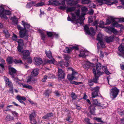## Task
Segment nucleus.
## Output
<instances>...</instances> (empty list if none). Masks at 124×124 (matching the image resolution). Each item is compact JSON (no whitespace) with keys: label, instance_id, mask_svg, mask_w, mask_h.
Listing matches in <instances>:
<instances>
[{"label":"nucleus","instance_id":"nucleus-39","mask_svg":"<svg viewBox=\"0 0 124 124\" xmlns=\"http://www.w3.org/2000/svg\"><path fill=\"white\" fill-rule=\"evenodd\" d=\"M94 78H93V81L96 83H98V80L99 79L98 77L96 75H94Z\"/></svg>","mask_w":124,"mask_h":124},{"label":"nucleus","instance_id":"nucleus-34","mask_svg":"<svg viewBox=\"0 0 124 124\" xmlns=\"http://www.w3.org/2000/svg\"><path fill=\"white\" fill-rule=\"evenodd\" d=\"M76 9V7H73L68 8L66 10L67 12H70L74 11Z\"/></svg>","mask_w":124,"mask_h":124},{"label":"nucleus","instance_id":"nucleus-62","mask_svg":"<svg viewBox=\"0 0 124 124\" xmlns=\"http://www.w3.org/2000/svg\"><path fill=\"white\" fill-rule=\"evenodd\" d=\"M70 48L72 50L74 49H75L76 50H77L78 49V47L76 46H73L72 47H70Z\"/></svg>","mask_w":124,"mask_h":124},{"label":"nucleus","instance_id":"nucleus-21","mask_svg":"<svg viewBox=\"0 0 124 124\" xmlns=\"http://www.w3.org/2000/svg\"><path fill=\"white\" fill-rule=\"evenodd\" d=\"M95 106L94 104L91 105L89 107L90 111L91 113L92 114H94L95 112Z\"/></svg>","mask_w":124,"mask_h":124},{"label":"nucleus","instance_id":"nucleus-14","mask_svg":"<svg viewBox=\"0 0 124 124\" xmlns=\"http://www.w3.org/2000/svg\"><path fill=\"white\" fill-rule=\"evenodd\" d=\"M9 70V74L12 76V78H15V76L14 74H16V70L13 67L10 68Z\"/></svg>","mask_w":124,"mask_h":124},{"label":"nucleus","instance_id":"nucleus-26","mask_svg":"<svg viewBox=\"0 0 124 124\" xmlns=\"http://www.w3.org/2000/svg\"><path fill=\"white\" fill-rule=\"evenodd\" d=\"M100 43V44L101 47L102 48H104L105 47V45L104 44L103 40L99 42V43H97V49L98 50V52L100 48V47L98 45V44Z\"/></svg>","mask_w":124,"mask_h":124},{"label":"nucleus","instance_id":"nucleus-7","mask_svg":"<svg viewBox=\"0 0 124 124\" xmlns=\"http://www.w3.org/2000/svg\"><path fill=\"white\" fill-rule=\"evenodd\" d=\"M1 12H0V16L5 19H7L8 17L6 16V15H9L10 14V12L9 11L5 10L4 8L1 6L0 8Z\"/></svg>","mask_w":124,"mask_h":124},{"label":"nucleus","instance_id":"nucleus-61","mask_svg":"<svg viewBox=\"0 0 124 124\" xmlns=\"http://www.w3.org/2000/svg\"><path fill=\"white\" fill-rule=\"evenodd\" d=\"M98 72L97 73H96V75L98 77V78L100 77V75H102V74L103 73V72H101L100 71H97Z\"/></svg>","mask_w":124,"mask_h":124},{"label":"nucleus","instance_id":"nucleus-32","mask_svg":"<svg viewBox=\"0 0 124 124\" xmlns=\"http://www.w3.org/2000/svg\"><path fill=\"white\" fill-rule=\"evenodd\" d=\"M30 123L31 124H37L36 122L34 119V117H30Z\"/></svg>","mask_w":124,"mask_h":124},{"label":"nucleus","instance_id":"nucleus-3","mask_svg":"<svg viewBox=\"0 0 124 124\" xmlns=\"http://www.w3.org/2000/svg\"><path fill=\"white\" fill-rule=\"evenodd\" d=\"M119 91L116 87H113L110 91V96L112 100H114L117 96Z\"/></svg>","mask_w":124,"mask_h":124},{"label":"nucleus","instance_id":"nucleus-51","mask_svg":"<svg viewBox=\"0 0 124 124\" xmlns=\"http://www.w3.org/2000/svg\"><path fill=\"white\" fill-rule=\"evenodd\" d=\"M65 74V73L64 72V71L61 69L58 68V74Z\"/></svg>","mask_w":124,"mask_h":124},{"label":"nucleus","instance_id":"nucleus-12","mask_svg":"<svg viewBox=\"0 0 124 124\" xmlns=\"http://www.w3.org/2000/svg\"><path fill=\"white\" fill-rule=\"evenodd\" d=\"M111 22L108 19H107V22L105 23L103 21H101L99 23L98 26L100 28H104V25L109 24Z\"/></svg>","mask_w":124,"mask_h":124},{"label":"nucleus","instance_id":"nucleus-24","mask_svg":"<svg viewBox=\"0 0 124 124\" xmlns=\"http://www.w3.org/2000/svg\"><path fill=\"white\" fill-rule=\"evenodd\" d=\"M22 24L24 26V28L29 29L30 28L31 26L30 24H28L27 23L25 22L24 21H22Z\"/></svg>","mask_w":124,"mask_h":124},{"label":"nucleus","instance_id":"nucleus-40","mask_svg":"<svg viewBox=\"0 0 124 124\" xmlns=\"http://www.w3.org/2000/svg\"><path fill=\"white\" fill-rule=\"evenodd\" d=\"M12 107V105L8 106L6 108L4 109V111H11V108Z\"/></svg>","mask_w":124,"mask_h":124},{"label":"nucleus","instance_id":"nucleus-6","mask_svg":"<svg viewBox=\"0 0 124 124\" xmlns=\"http://www.w3.org/2000/svg\"><path fill=\"white\" fill-rule=\"evenodd\" d=\"M3 79L5 81L6 85L8 86L10 88V89L9 91L11 93H13V84L11 81L9 80V79L7 77L4 76L3 77Z\"/></svg>","mask_w":124,"mask_h":124},{"label":"nucleus","instance_id":"nucleus-27","mask_svg":"<svg viewBox=\"0 0 124 124\" xmlns=\"http://www.w3.org/2000/svg\"><path fill=\"white\" fill-rule=\"evenodd\" d=\"M98 99H94L92 98L93 104L94 105L101 106V104L99 101H98Z\"/></svg>","mask_w":124,"mask_h":124},{"label":"nucleus","instance_id":"nucleus-43","mask_svg":"<svg viewBox=\"0 0 124 124\" xmlns=\"http://www.w3.org/2000/svg\"><path fill=\"white\" fill-rule=\"evenodd\" d=\"M3 32L5 34V36L6 38H8L9 37L10 34L7 30H4Z\"/></svg>","mask_w":124,"mask_h":124},{"label":"nucleus","instance_id":"nucleus-4","mask_svg":"<svg viewBox=\"0 0 124 124\" xmlns=\"http://www.w3.org/2000/svg\"><path fill=\"white\" fill-rule=\"evenodd\" d=\"M80 10L79 9H78L77 10H76L75 11V13L77 16L78 18L79 17V18L76 21V23L77 24V25L79 26L78 25L79 24L80 25H82V23H83V21L84 18V17L83 16H81L80 17L79 16L80 14Z\"/></svg>","mask_w":124,"mask_h":124},{"label":"nucleus","instance_id":"nucleus-11","mask_svg":"<svg viewBox=\"0 0 124 124\" xmlns=\"http://www.w3.org/2000/svg\"><path fill=\"white\" fill-rule=\"evenodd\" d=\"M37 82V80L32 76H29L27 78V82L29 84L34 83Z\"/></svg>","mask_w":124,"mask_h":124},{"label":"nucleus","instance_id":"nucleus-2","mask_svg":"<svg viewBox=\"0 0 124 124\" xmlns=\"http://www.w3.org/2000/svg\"><path fill=\"white\" fill-rule=\"evenodd\" d=\"M85 31L86 34L90 35L91 36L93 39H94V38L93 37L95 35V32L94 31L93 28L91 27L90 28V31L89 29V27L87 25H85L84 27Z\"/></svg>","mask_w":124,"mask_h":124},{"label":"nucleus","instance_id":"nucleus-38","mask_svg":"<svg viewBox=\"0 0 124 124\" xmlns=\"http://www.w3.org/2000/svg\"><path fill=\"white\" fill-rule=\"evenodd\" d=\"M18 44L19 46H23L24 45V43L23 40L21 39H20L17 41Z\"/></svg>","mask_w":124,"mask_h":124},{"label":"nucleus","instance_id":"nucleus-17","mask_svg":"<svg viewBox=\"0 0 124 124\" xmlns=\"http://www.w3.org/2000/svg\"><path fill=\"white\" fill-rule=\"evenodd\" d=\"M69 70H70L72 71V74L74 79H76L78 78V73L74 71V69L72 68H68Z\"/></svg>","mask_w":124,"mask_h":124},{"label":"nucleus","instance_id":"nucleus-35","mask_svg":"<svg viewBox=\"0 0 124 124\" xmlns=\"http://www.w3.org/2000/svg\"><path fill=\"white\" fill-rule=\"evenodd\" d=\"M65 76V74H58L57 75L58 78L59 80H61L63 79Z\"/></svg>","mask_w":124,"mask_h":124},{"label":"nucleus","instance_id":"nucleus-42","mask_svg":"<svg viewBox=\"0 0 124 124\" xmlns=\"http://www.w3.org/2000/svg\"><path fill=\"white\" fill-rule=\"evenodd\" d=\"M110 31L111 32H112L115 34H117L118 33V31L117 30L111 27L110 28Z\"/></svg>","mask_w":124,"mask_h":124},{"label":"nucleus","instance_id":"nucleus-20","mask_svg":"<svg viewBox=\"0 0 124 124\" xmlns=\"http://www.w3.org/2000/svg\"><path fill=\"white\" fill-rule=\"evenodd\" d=\"M22 53L23 56V58L24 59H26L30 54V52L28 50H25Z\"/></svg>","mask_w":124,"mask_h":124},{"label":"nucleus","instance_id":"nucleus-57","mask_svg":"<svg viewBox=\"0 0 124 124\" xmlns=\"http://www.w3.org/2000/svg\"><path fill=\"white\" fill-rule=\"evenodd\" d=\"M49 78V77H48V76H46L45 75L44 76V78L43 79H42V82H45L46 80L47 79V78Z\"/></svg>","mask_w":124,"mask_h":124},{"label":"nucleus","instance_id":"nucleus-29","mask_svg":"<svg viewBox=\"0 0 124 124\" xmlns=\"http://www.w3.org/2000/svg\"><path fill=\"white\" fill-rule=\"evenodd\" d=\"M118 49L119 51L121 52L124 51V43L121 44L118 47Z\"/></svg>","mask_w":124,"mask_h":124},{"label":"nucleus","instance_id":"nucleus-13","mask_svg":"<svg viewBox=\"0 0 124 124\" xmlns=\"http://www.w3.org/2000/svg\"><path fill=\"white\" fill-rule=\"evenodd\" d=\"M16 98L20 103L25 105V103L23 101H25L26 100V98L25 97L21 96L18 95L16 96Z\"/></svg>","mask_w":124,"mask_h":124},{"label":"nucleus","instance_id":"nucleus-33","mask_svg":"<svg viewBox=\"0 0 124 124\" xmlns=\"http://www.w3.org/2000/svg\"><path fill=\"white\" fill-rule=\"evenodd\" d=\"M103 36L101 34H99L97 36V40L99 42L103 41Z\"/></svg>","mask_w":124,"mask_h":124},{"label":"nucleus","instance_id":"nucleus-30","mask_svg":"<svg viewBox=\"0 0 124 124\" xmlns=\"http://www.w3.org/2000/svg\"><path fill=\"white\" fill-rule=\"evenodd\" d=\"M102 66L100 63H97L96 65V70L97 71H100L102 68Z\"/></svg>","mask_w":124,"mask_h":124},{"label":"nucleus","instance_id":"nucleus-41","mask_svg":"<svg viewBox=\"0 0 124 124\" xmlns=\"http://www.w3.org/2000/svg\"><path fill=\"white\" fill-rule=\"evenodd\" d=\"M99 20L98 19L97 20H96L94 22H93L91 24L92 26H96V30L97 29V24Z\"/></svg>","mask_w":124,"mask_h":124},{"label":"nucleus","instance_id":"nucleus-18","mask_svg":"<svg viewBox=\"0 0 124 124\" xmlns=\"http://www.w3.org/2000/svg\"><path fill=\"white\" fill-rule=\"evenodd\" d=\"M39 70L38 69H32L31 73V75L32 77H36L39 74Z\"/></svg>","mask_w":124,"mask_h":124},{"label":"nucleus","instance_id":"nucleus-28","mask_svg":"<svg viewBox=\"0 0 124 124\" xmlns=\"http://www.w3.org/2000/svg\"><path fill=\"white\" fill-rule=\"evenodd\" d=\"M45 53L47 56L50 59L52 58L51 52L49 50L48 51H45Z\"/></svg>","mask_w":124,"mask_h":124},{"label":"nucleus","instance_id":"nucleus-45","mask_svg":"<svg viewBox=\"0 0 124 124\" xmlns=\"http://www.w3.org/2000/svg\"><path fill=\"white\" fill-rule=\"evenodd\" d=\"M71 96L73 100L76 99L77 98V96L76 95L75 93H74L72 92L71 94Z\"/></svg>","mask_w":124,"mask_h":124},{"label":"nucleus","instance_id":"nucleus-49","mask_svg":"<svg viewBox=\"0 0 124 124\" xmlns=\"http://www.w3.org/2000/svg\"><path fill=\"white\" fill-rule=\"evenodd\" d=\"M98 93L94 91L92 93V98H94L95 97L98 96Z\"/></svg>","mask_w":124,"mask_h":124},{"label":"nucleus","instance_id":"nucleus-19","mask_svg":"<svg viewBox=\"0 0 124 124\" xmlns=\"http://www.w3.org/2000/svg\"><path fill=\"white\" fill-rule=\"evenodd\" d=\"M34 61L35 63L37 65H40L42 63V59L40 58L35 57Z\"/></svg>","mask_w":124,"mask_h":124},{"label":"nucleus","instance_id":"nucleus-60","mask_svg":"<svg viewBox=\"0 0 124 124\" xmlns=\"http://www.w3.org/2000/svg\"><path fill=\"white\" fill-rule=\"evenodd\" d=\"M99 87L97 86L94 88L93 90H94V92L98 93L99 92Z\"/></svg>","mask_w":124,"mask_h":124},{"label":"nucleus","instance_id":"nucleus-16","mask_svg":"<svg viewBox=\"0 0 124 124\" xmlns=\"http://www.w3.org/2000/svg\"><path fill=\"white\" fill-rule=\"evenodd\" d=\"M71 15L72 16V18L71 19L70 17L69 16H68L67 18V20L69 21H72L73 22H74V23H76V16L75 14L73 13H71Z\"/></svg>","mask_w":124,"mask_h":124},{"label":"nucleus","instance_id":"nucleus-22","mask_svg":"<svg viewBox=\"0 0 124 124\" xmlns=\"http://www.w3.org/2000/svg\"><path fill=\"white\" fill-rule=\"evenodd\" d=\"M114 38V36H111L109 37H107L105 39L106 42L107 43L112 42Z\"/></svg>","mask_w":124,"mask_h":124},{"label":"nucleus","instance_id":"nucleus-23","mask_svg":"<svg viewBox=\"0 0 124 124\" xmlns=\"http://www.w3.org/2000/svg\"><path fill=\"white\" fill-rule=\"evenodd\" d=\"M87 52L84 51H81L80 52V54L79 56L83 58H85L87 55Z\"/></svg>","mask_w":124,"mask_h":124},{"label":"nucleus","instance_id":"nucleus-56","mask_svg":"<svg viewBox=\"0 0 124 124\" xmlns=\"http://www.w3.org/2000/svg\"><path fill=\"white\" fill-rule=\"evenodd\" d=\"M81 10L82 12H86L88 11L87 8L85 7L82 8H81Z\"/></svg>","mask_w":124,"mask_h":124},{"label":"nucleus","instance_id":"nucleus-15","mask_svg":"<svg viewBox=\"0 0 124 124\" xmlns=\"http://www.w3.org/2000/svg\"><path fill=\"white\" fill-rule=\"evenodd\" d=\"M69 65V63L67 62H65L63 61H61L59 62L58 65L62 68L64 67V66H68Z\"/></svg>","mask_w":124,"mask_h":124},{"label":"nucleus","instance_id":"nucleus-37","mask_svg":"<svg viewBox=\"0 0 124 124\" xmlns=\"http://www.w3.org/2000/svg\"><path fill=\"white\" fill-rule=\"evenodd\" d=\"M23 46H18L17 48L18 51L19 52L22 53L24 51L23 48Z\"/></svg>","mask_w":124,"mask_h":124},{"label":"nucleus","instance_id":"nucleus-25","mask_svg":"<svg viewBox=\"0 0 124 124\" xmlns=\"http://www.w3.org/2000/svg\"><path fill=\"white\" fill-rule=\"evenodd\" d=\"M52 89H47L45 90V93L44 94L46 96L48 97L49 95L52 93Z\"/></svg>","mask_w":124,"mask_h":124},{"label":"nucleus","instance_id":"nucleus-55","mask_svg":"<svg viewBox=\"0 0 124 124\" xmlns=\"http://www.w3.org/2000/svg\"><path fill=\"white\" fill-rule=\"evenodd\" d=\"M90 2V0H82V3L83 4H88Z\"/></svg>","mask_w":124,"mask_h":124},{"label":"nucleus","instance_id":"nucleus-59","mask_svg":"<svg viewBox=\"0 0 124 124\" xmlns=\"http://www.w3.org/2000/svg\"><path fill=\"white\" fill-rule=\"evenodd\" d=\"M66 50L67 51V53H69L71 51V49H70V47L69 48L68 47H66Z\"/></svg>","mask_w":124,"mask_h":124},{"label":"nucleus","instance_id":"nucleus-52","mask_svg":"<svg viewBox=\"0 0 124 124\" xmlns=\"http://www.w3.org/2000/svg\"><path fill=\"white\" fill-rule=\"evenodd\" d=\"M23 85L24 88H28L29 89H31L32 88V86L30 85H26L25 84H24Z\"/></svg>","mask_w":124,"mask_h":124},{"label":"nucleus","instance_id":"nucleus-5","mask_svg":"<svg viewBox=\"0 0 124 124\" xmlns=\"http://www.w3.org/2000/svg\"><path fill=\"white\" fill-rule=\"evenodd\" d=\"M17 27L19 30L20 31H19L20 36L21 38H23L24 37H25V38L27 39L28 37L27 34V30L25 29H23L22 27L20 25H17Z\"/></svg>","mask_w":124,"mask_h":124},{"label":"nucleus","instance_id":"nucleus-50","mask_svg":"<svg viewBox=\"0 0 124 124\" xmlns=\"http://www.w3.org/2000/svg\"><path fill=\"white\" fill-rule=\"evenodd\" d=\"M93 119L97 121L98 122L104 123L103 121L101 120V118L95 117L93 118Z\"/></svg>","mask_w":124,"mask_h":124},{"label":"nucleus","instance_id":"nucleus-1","mask_svg":"<svg viewBox=\"0 0 124 124\" xmlns=\"http://www.w3.org/2000/svg\"><path fill=\"white\" fill-rule=\"evenodd\" d=\"M49 3L50 5H52L55 6L61 5L59 7V8L62 10L65 9L66 8V6L64 0L62 1L60 3L55 0H50L49 1Z\"/></svg>","mask_w":124,"mask_h":124},{"label":"nucleus","instance_id":"nucleus-9","mask_svg":"<svg viewBox=\"0 0 124 124\" xmlns=\"http://www.w3.org/2000/svg\"><path fill=\"white\" fill-rule=\"evenodd\" d=\"M110 0H97L98 2L101 4L106 3V4L111 5L113 4H116L118 3V1L117 0H113L112 1L110 2Z\"/></svg>","mask_w":124,"mask_h":124},{"label":"nucleus","instance_id":"nucleus-63","mask_svg":"<svg viewBox=\"0 0 124 124\" xmlns=\"http://www.w3.org/2000/svg\"><path fill=\"white\" fill-rule=\"evenodd\" d=\"M41 39L43 40H44L45 38V35L43 33H41Z\"/></svg>","mask_w":124,"mask_h":124},{"label":"nucleus","instance_id":"nucleus-36","mask_svg":"<svg viewBox=\"0 0 124 124\" xmlns=\"http://www.w3.org/2000/svg\"><path fill=\"white\" fill-rule=\"evenodd\" d=\"M47 63L55 64L56 63V62L54 59L51 60H48L46 62V64H47Z\"/></svg>","mask_w":124,"mask_h":124},{"label":"nucleus","instance_id":"nucleus-10","mask_svg":"<svg viewBox=\"0 0 124 124\" xmlns=\"http://www.w3.org/2000/svg\"><path fill=\"white\" fill-rule=\"evenodd\" d=\"M85 63L84 67L86 69H88L90 67H93L95 66V64L92 63L88 61H85Z\"/></svg>","mask_w":124,"mask_h":124},{"label":"nucleus","instance_id":"nucleus-64","mask_svg":"<svg viewBox=\"0 0 124 124\" xmlns=\"http://www.w3.org/2000/svg\"><path fill=\"white\" fill-rule=\"evenodd\" d=\"M11 113L14 116H18V114L15 111H12Z\"/></svg>","mask_w":124,"mask_h":124},{"label":"nucleus","instance_id":"nucleus-47","mask_svg":"<svg viewBox=\"0 0 124 124\" xmlns=\"http://www.w3.org/2000/svg\"><path fill=\"white\" fill-rule=\"evenodd\" d=\"M44 4V2L41 1L39 3H38L36 4L34 6L36 7H37L39 6H41L43 5Z\"/></svg>","mask_w":124,"mask_h":124},{"label":"nucleus","instance_id":"nucleus-8","mask_svg":"<svg viewBox=\"0 0 124 124\" xmlns=\"http://www.w3.org/2000/svg\"><path fill=\"white\" fill-rule=\"evenodd\" d=\"M6 60L9 64H10L13 62L15 63H23V62L21 60H17L16 59L14 60L13 57L11 56H9L8 57Z\"/></svg>","mask_w":124,"mask_h":124},{"label":"nucleus","instance_id":"nucleus-46","mask_svg":"<svg viewBox=\"0 0 124 124\" xmlns=\"http://www.w3.org/2000/svg\"><path fill=\"white\" fill-rule=\"evenodd\" d=\"M11 19L12 20L13 22L15 24H17V19L15 17L11 18Z\"/></svg>","mask_w":124,"mask_h":124},{"label":"nucleus","instance_id":"nucleus-53","mask_svg":"<svg viewBox=\"0 0 124 124\" xmlns=\"http://www.w3.org/2000/svg\"><path fill=\"white\" fill-rule=\"evenodd\" d=\"M13 119V117H6L5 118V119L7 121L12 120Z\"/></svg>","mask_w":124,"mask_h":124},{"label":"nucleus","instance_id":"nucleus-48","mask_svg":"<svg viewBox=\"0 0 124 124\" xmlns=\"http://www.w3.org/2000/svg\"><path fill=\"white\" fill-rule=\"evenodd\" d=\"M93 83L94 82L93 81L92 79L89 80H88V85L90 86H92L94 84Z\"/></svg>","mask_w":124,"mask_h":124},{"label":"nucleus","instance_id":"nucleus-54","mask_svg":"<svg viewBox=\"0 0 124 124\" xmlns=\"http://www.w3.org/2000/svg\"><path fill=\"white\" fill-rule=\"evenodd\" d=\"M53 32H47V35L49 37H52L53 36Z\"/></svg>","mask_w":124,"mask_h":124},{"label":"nucleus","instance_id":"nucleus-44","mask_svg":"<svg viewBox=\"0 0 124 124\" xmlns=\"http://www.w3.org/2000/svg\"><path fill=\"white\" fill-rule=\"evenodd\" d=\"M67 78L69 80L74 79L72 74H68L67 76Z\"/></svg>","mask_w":124,"mask_h":124},{"label":"nucleus","instance_id":"nucleus-31","mask_svg":"<svg viewBox=\"0 0 124 124\" xmlns=\"http://www.w3.org/2000/svg\"><path fill=\"white\" fill-rule=\"evenodd\" d=\"M102 68L103 70L105 72L106 74L108 75L110 74L106 66H102Z\"/></svg>","mask_w":124,"mask_h":124},{"label":"nucleus","instance_id":"nucleus-58","mask_svg":"<svg viewBox=\"0 0 124 124\" xmlns=\"http://www.w3.org/2000/svg\"><path fill=\"white\" fill-rule=\"evenodd\" d=\"M111 26L113 27H118V24L117 22L111 24Z\"/></svg>","mask_w":124,"mask_h":124}]
</instances>
